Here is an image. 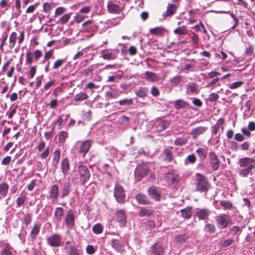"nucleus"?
Listing matches in <instances>:
<instances>
[{"label": "nucleus", "instance_id": "1", "mask_svg": "<svg viewBox=\"0 0 255 255\" xmlns=\"http://www.w3.org/2000/svg\"><path fill=\"white\" fill-rule=\"evenodd\" d=\"M77 174L73 176L71 181L74 184H77L79 182L81 185L84 186L90 178V172L87 166L80 164L77 167Z\"/></svg>", "mask_w": 255, "mask_h": 255}, {"label": "nucleus", "instance_id": "2", "mask_svg": "<svg viewBox=\"0 0 255 255\" xmlns=\"http://www.w3.org/2000/svg\"><path fill=\"white\" fill-rule=\"evenodd\" d=\"M195 185L196 190L199 192L207 193L210 187L207 178L199 173L195 174Z\"/></svg>", "mask_w": 255, "mask_h": 255}, {"label": "nucleus", "instance_id": "3", "mask_svg": "<svg viewBox=\"0 0 255 255\" xmlns=\"http://www.w3.org/2000/svg\"><path fill=\"white\" fill-rule=\"evenodd\" d=\"M152 163L148 162H142L137 165L134 170V176L138 181L147 175L149 172V167L151 166Z\"/></svg>", "mask_w": 255, "mask_h": 255}, {"label": "nucleus", "instance_id": "4", "mask_svg": "<svg viewBox=\"0 0 255 255\" xmlns=\"http://www.w3.org/2000/svg\"><path fill=\"white\" fill-rule=\"evenodd\" d=\"M215 221L218 228L224 230L232 223L230 216L226 214H220L215 217Z\"/></svg>", "mask_w": 255, "mask_h": 255}, {"label": "nucleus", "instance_id": "5", "mask_svg": "<svg viewBox=\"0 0 255 255\" xmlns=\"http://www.w3.org/2000/svg\"><path fill=\"white\" fill-rule=\"evenodd\" d=\"M17 38L18 39V43L20 44L23 42L24 39V33L22 31L20 33L19 36L17 37V33L16 32H12L9 35L8 43L7 44L8 47L10 49H13L16 43Z\"/></svg>", "mask_w": 255, "mask_h": 255}, {"label": "nucleus", "instance_id": "6", "mask_svg": "<svg viewBox=\"0 0 255 255\" xmlns=\"http://www.w3.org/2000/svg\"><path fill=\"white\" fill-rule=\"evenodd\" d=\"M114 196L116 201L119 203H124L125 202L126 194L123 187L117 184L114 188Z\"/></svg>", "mask_w": 255, "mask_h": 255}, {"label": "nucleus", "instance_id": "7", "mask_svg": "<svg viewBox=\"0 0 255 255\" xmlns=\"http://www.w3.org/2000/svg\"><path fill=\"white\" fill-rule=\"evenodd\" d=\"M36 149L39 152H41L40 158L42 160L46 159L50 154V147L49 146L46 147V144L43 140H40Z\"/></svg>", "mask_w": 255, "mask_h": 255}, {"label": "nucleus", "instance_id": "8", "mask_svg": "<svg viewBox=\"0 0 255 255\" xmlns=\"http://www.w3.org/2000/svg\"><path fill=\"white\" fill-rule=\"evenodd\" d=\"M124 7L121 4L120 2H114L113 1H109L107 4V9L109 13L113 14L120 13L124 9Z\"/></svg>", "mask_w": 255, "mask_h": 255}, {"label": "nucleus", "instance_id": "9", "mask_svg": "<svg viewBox=\"0 0 255 255\" xmlns=\"http://www.w3.org/2000/svg\"><path fill=\"white\" fill-rule=\"evenodd\" d=\"M210 166L213 170L217 171L220 165V160L215 152H210L208 156Z\"/></svg>", "mask_w": 255, "mask_h": 255}, {"label": "nucleus", "instance_id": "10", "mask_svg": "<svg viewBox=\"0 0 255 255\" xmlns=\"http://www.w3.org/2000/svg\"><path fill=\"white\" fill-rule=\"evenodd\" d=\"M48 244L52 247H60L62 243V237L58 233H54L47 239Z\"/></svg>", "mask_w": 255, "mask_h": 255}, {"label": "nucleus", "instance_id": "11", "mask_svg": "<svg viewBox=\"0 0 255 255\" xmlns=\"http://www.w3.org/2000/svg\"><path fill=\"white\" fill-rule=\"evenodd\" d=\"M164 179L169 185H176L179 181V176L173 172H168L164 174Z\"/></svg>", "mask_w": 255, "mask_h": 255}, {"label": "nucleus", "instance_id": "12", "mask_svg": "<svg viewBox=\"0 0 255 255\" xmlns=\"http://www.w3.org/2000/svg\"><path fill=\"white\" fill-rule=\"evenodd\" d=\"M64 222L67 228L72 229L75 226V215L73 211L69 210L66 213Z\"/></svg>", "mask_w": 255, "mask_h": 255}, {"label": "nucleus", "instance_id": "13", "mask_svg": "<svg viewBox=\"0 0 255 255\" xmlns=\"http://www.w3.org/2000/svg\"><path fill=\"white\" fill-rule=\"evenodd\" d=\"M179 6V4L178 3H168L166 11L162 14L163 17L166 18L173 16L176 13Z\"/></svg>", "mask_w": 255, "mask_h": 255}, {"label": "nucleus", "instance_id": "14", "mask_svg": "<svg viewBox=\"0 0 255 255\" xmlns=\"http://www.w3.org/2000/svg\"><path fill=\"white\" fill-rule=\"evenodd\" d=\"M92 143L93 141L91 139H87L81 143L79 149V153L83 157H85V155L89 151Z\"/></svg>", "mask_w": 255, "mask_h": 255}, {"label": "nucleus", "instance_id": "15", "mask_svg": "<svg viewBox=\"0 0 255 255\" xmlns=\"http://www.w3.org/2000/svg\"><path fill=\"white\" fill-rule=\"evenodd\" d=\"M211 212L208 208H197L195 215L199 220H205L209 218Z\"/></svg>", "mask_w": 255, "mask_h": 255}, {"label": "nucleus", "instance_id": "16", "mask_svg": "<svg viewBox=\"0 0 255 255\" xmlns=\"http://www.w3.org/2000/svg\"><path fill=\"white\" fill-rule=\"evenodd\" d=\"M116 220L121 227H124L127 224L126 210L121 209L116 212Z\"/></svg>", "mask_w": 255, "mask_h": 255}, {"label": "nucleus", "instance_id": "17", "mask_svg": "<svg viewBox=\"0 0 255 255\" xmlns=\"http://www.w3.org/2000/svg\"><path fill=\"white\" fill-rule=\"evenodd\" d=\"M165 250V248L159 242L155 243L151 247V251L153 255H163Z\"/></svg>", "mask_w": 255, "mask_h": 255}, {"label": "nucleus", "instance_id": "18", "mask_svg": "<svg viewBox=\"0 0 255 255\" xmlns=\"http://www.w3.org/2000/svg\"><path fill=\"white\" fill-rule=\"evenodd\" d=\"M147 193L151 199L156 201H158L160 200V193L158 191L157 187L155 186L149 187L148 189Z\"/></svg>", "mask_w": 255, "mask_h": 255}, {"label": "nucleus", "instance_id": "19", "mask_svg": "<svg viewBox=\"0 0 255 255\" xmlns=\"http://www.w3.org/2000/svg\"><path fill=\"white\" fill-rule=\"evenodd\" d=\"M208 129L207 127L203 126H198L191 130L190 134L193 139H196L200 135L205 133Z\"/></svg>", "mask_w": 255, "mask_h": 255}, {"label": "nucleus", "instance_id": "20", "mask_svg": "<svg viewBox=\"0 0 255 255\" xmlns=\"http://www.w3.org/2000/svg\"><path fill=\"white\" fill-rule=\"evenodd\" d=\"M61 172L64 176H66L70 170V161L67 157L62 159L60 163Z\"/></svg>", "mask_w": 255, "mask_h": 255}, {"label": "nucleus", "instance_id": "21", "mask_svg": "<svg viewBox=\"0 0 255 255\" xmlns=\"http://www.w3.org/2000/svg\"><path fill=\"white\" fill-rule=\"evenodd\" d=\"M59 187L57 184L53 185L49 190V199L52 202L55 203L58 199Z\"/></svg>", "mask_w": 255, "mask_h": 255}, {"label": "nucleus", "instance_id": "22", "mask_svg": "<svg viewBox=\"0 0 255 255\" xmlns=\"http://www.w3.org/2000/svg\"><path fill=\"white\" fill-rule=\"evenodd\" d=\"M239 164L241 167H250L251 165H255V160L252 158L244 157L239 160Z\"/></svg>", "mask_w": 255, "mask_h": 255}, {"label": "nucleus", "instance_id": "23", "mask_svg": "<svg viewBox=\"0 0 255 255\" xmlns=\"http://www.w3.org/2000/svg\"><path fill=\"white\" fill-rule=\"evenodd\" d=\"M111 246L118 252L123 253L125 251V245L119 240L112 239L111 241Z\"/></svg>", "mask_w": 255, "mask_h": 255}, {"label": "nucleus", "instance_id": "24", "mask_svg": "<svg viewBox=\"0 0 255 255\" xmlns=\"http://www.w3.org/2000/svg\"><path fill=\"white\" fill-rule=\"evenodd\" d=\"M65 215V211L62 207L55 208L54 212V220L57 222H61Z\"/></svg>", "mask_w": 255, "mask_h": 255}, {"label": "nucleus", "instance_id": "25", "mask_svg": "<svg viewBox=\"0 0 255 255\" xmlns=\"http://www.w3.org/2000/svg\"><path fill=\"white\" fill-rule=\"evenodd\" d=\"M135 198L139 204L147 205L151 204V201L149 198L142 193L137 194Z\"/></svg>", "mask_w": 255, "mask_h": 255}, {"label": "nucleus", "instance_id": "26", "mask_svg": "<svg viewBox=\"0 0 255 255\" xmlns=\"http://www.w3.org/2000/svg\"><path fill=\"white\" fill-rule=\"evenodd\" d=\"M71 191V185L68 182H65L62 184L61 188V198L62 199L65 198L68 196Z\"/></svg>", "mask_w": 255, "mask_h": 255}, {"label": "nucleus", "instance_id": "27", "mask_svg": "<svg viewBox=\"0 0 255 255\" xmlns=\"http://www.w3.org/2000/svg\"><path fill=\"white\" fill-rule=\"evenodd\" d=\"M40 230V225L39 223H35L30 232V238L31 241H34L38 235Z\"/></svg>", "mask_w": 255, "mask_h": 255}, {"label": "nucleus", "instance_id": "28", "mask_svg": "<svg viewBox=\"0 0 255 255\" xmlns=\"http://www.w3.org/2000/svg\"><path fill=\"white\" fill-rule=\"evenodd\" d=\"M199 92L198 85L195 83H189L186 86V93L188 95L196 94Z\"/></svg>", "mask_w": 255, "mask_h": 255}, {"label": "nucleus", "instance_id": "29", "mask_svg": "<svg viewBox=\"0 0 255 255\" xmlns=\"http://www.w3.org/2000/svg\"><path fill=\"white\" fill-rule=\"evenodd\" d=\"M189 106L188 103L183 99L175 100L174 103V107L177 110L181 109L187 108Z\"/></svg>", "mask_w": 255, "mask_h": 255}, {"label": "nucleus", "instance_id": "30", "mask_svg": "<svg viewBox=\"0 0 255 255\" xmlns=\"http://www.w3.org/2000/svg\"><path fill=\"white\" fill-rule=\"evenodd\" d=\"M166 31V29L163 27L160 26L151 29L149 30V33L152 35L161 37L163 36Z\"/></svg>", "mask_w": 255, "mask_h": 255}, {"label": "nucleus", "instance_id": "31", "mask_svg": "<svg viewBox=\"0 0 255 255\" xmlns=\"http://www.w3.org/2000/svg\"><path fill=\"white\" fill-rule=\"evenodd\" d=\"M163 160L167 162H170L173 159V155L170 149L165 148L162 151Z\"/></svg>", "mask_w": 255, "mask_h": 255}, {"label": "nucleus", "instance_id": "32", "mask_svg": "<svg viewBox=\"0 0 255 255\" xmlns=\"http://www.w3.org/2000/svg\"><path fill=\"white\" fill-rule=\"evenodd\" d=\"M12 248L8 243H5L0 251V255H12Z\"/></svg>", "mask_w": 255, "mask_h": 255}, {"label": "nucleus", "instance_id": "33", "mask_svg": "<svg viewBox=\"0 0 255 255\" xmlns=\"http://www.w3.org/2000/svg\"><path fill=\"white\" fill-rule=\"evenodd\" d=\"M154 210L146 207H141L139 212V216L141 217H150L153 215Z\"/></svg>", "mask_w": 255, "mask_h": 255}, {"label": "nucleus", "instance_id": "34", "mask_svg": "<svg viewBox=\"0 0 255 255\" xmlns=\"http://www.w3.org/2000/svg\"><path fill=\"white\" fill-rule=\"evenodd\" d=\"M9 186L6 182L0 184V199L5 197L8 193Z\"/></svg>", "mask_w": 255, "mask_h": 255}, {"label": "nucleus", "instance_id": "35", "mask_svg": "<svg viewBox=\"0 0 255 255\" xmlns=\"http://www.w3.org/2000/svg\"><path fill=\"white\" fill-rule=\"evenodd\" d=\"M144 79L150 82H155L158 81V77L155 73L146 71L144 73Z\"/></svg>", "mask_w": 255, "mask_h": 255}, {"label": "nucleus", "instance_id": "36", "mask_svg": "<svg viewBox=\"0 0 255 255\" xmlns=\"http://www.w3.org/2000/svg\"><path fill=\"white\" fill-rule=\"evenodd\" d=\"M83 252L81 250L78 249L76 247L71 245L68 249V255H82Z\"/></svg>", "mask_w": 255, "mask_h": 255}, {"label": "nucleus", "instance_id": "37", "mask_svg": "<svg viewBox=\"0 0 255 255\" xmlns=\"http://www.w3.org/2000/svg\"><path fill=\"white\" fill-rule=\"evenodd\" d=\"M255 168V165H251L250 167H247L244 169H242L240 171L239 175L243 177H246L249 174H253L252 169Z\"/></svg>", "mask_w": 255, "mask_h": 255}, {"label": "nucleus", "instance_id": "38", "mask_svg": "<svg viewBox=\"0 0 255 255\" xmlns=\"http://www.w3.org/2000/svg\"><path fill=\"white\" fill-rule=\"evenodd\" d=\"M60 155L61 150L60 149H57L54 151L52 157V163L54 166H56L58 164Z\"/></svg>", "mask_w": 255, "mask_h": 255}, {"label": "nucleus", "instance_id": "39", "mask_svg": "<svg viewBox=\"0 0 255 255\" xmlns=\"http://www.w3.org/2000/svg\"><path fill=\"white\" fill-rule=\"evenodd\" d=\"M192 207H187L181 210V214L182 217L185 219H189L191 218L192 214Z\"/></svg>", "mask_w": 255, "mask_h": 255}, {"label": "nucleus", "instance_id": "40", "mask_svg": "<svg viewBox=\"0 0 255 255\" xmlns=\"http://www.w3.org/2000/svg\"><path fill=\"white\" fill-rule=\"evenodd\" d=\"M225 119L224 118L219 119L216 124L213 127V133L214 134H217L219 130L220 129V126H222V125H224Z\"/></svg>", "mask_w": 255, "mask_h": 255}, {"label": "nucleus", "instance_id": "41", "mask_svg": "<svg viewBox=\"0 0 255 255\" xmlns=\"http://www.w3.org/2000/svg\"><path fill=\"white\" fill-rule=\"evenodd\" d=\"M196 153L201 161L204 160L207 157V151L203 148H199L197 149Z\"/></svg>", "mask_w": 255, "mask_h": 255}, {"label": "nucleus", "instance_id": "42", "mask_svg": "<svg viewBox=\"0 0 255 255\" xmlns=\"http://www.w3.org/2000/svg\"><path fill=\"white\" fill-rule=\"evenodd\" d=\"M117 56L118 52L116 53L114 52L104 53L101 56V57L104 60H113L116 59L117 58Z\"/></svg>", "mask_w": 255, "mask_h": 255}, {"label": "nucleus", "instance_id": "43", "mask_svg": "<svg viewBox=\"0 0 255 255\" xmlns=\"http://www.w3.org/2000/svg\"><path fill=\"white\" fill-rule=\"evenodd\" d=\"M88 98V95L84 92H80L75 96L74 101L75 102H81Z\"/></svg>", "mask_w": 255, "mask_h": 255}, {"label": "nucleus", "instance_id": "44", "mask_svg": "<svg viewBox=\"0 0 255 255\" xmlns=\"http://www.w3.org/2000/svg\"><path fill=\"white\" fill-rule=\"evenodd\" d=\"M174 33L179 35H185L187 33L186 26L179 27L174 30Z\"/></svg>", "mask_w": 255, "mask_h": 255}, {"label": "nucleus", "instance_id": "45", "mask_svg": "<svg viewBox=\"0 0 255 255\" xmlns=\"http://www.w3.org/2000/svg\"><path fill=\"white\" fill-rule=\"evenodd\" d=\"M234 243V240L233 238H228L219 244L221 248H227Z\"/></svg>", "mask_w": 255, "mask_h": 255}, {"label": "nucleus", "instance_id": "46", "mask_svg": "<svg viewBox=\"0 0 255 255\" xmlns=\"http://www.w3.org/2000/svg\"><path fill=\"white\" fill-rule=\"evenodd\" d=\"M71 17V13H67L62 15L56 22L57 24H65L69 20Z\"/></svg>", "mask_w": 255, "mask_h": 255}, {"label": "nucleus", "instance_id": "47", "mask_svg": "<svg viewBox=\"0 0 255 255\" xmlns=\"http://www.w3.org/2000/svg\"><path fill=\"white\" fill-rule=\"evenodd\" d=\"M188 142V139L186 137H177L174 141V144L176 146H182Z\"/></svg>", "mask_w": 255, "mask_h": 255}, {"label": "nucleus", "instance_id": "48", "mask_svg": "<svg viewBox=\"0 0 255 255\" xmlns=\"http://www.w3.org/2000/svg\"><path fill=\"white\" fill-rule=\"evenodd\" d=\"M103 229L102 225L101 223H97L93 226L92 231L94 234L98 235L103 233Z\"/></svg>", "mask_w": 255, "mask_h": 255}, {"label": "nucleus", "instance_id": "49", "mask_svg": "<svg viewBox=\"0 0 255 255\" xmlns=\"http://www.w3.org/2000/svg\"><path fill=\"white\" fill-rule=\"evenodd\" d=\"M123 78L122 74H116L108 77L107 82H118Z\"/></svg>", "mask_w": 255, "mask_h": 255}, {"label": "nucleus", "instance_id": "50", "mask_svg": "<svg viewBox=\"0 0 255 255\" xmlns=\"http://www.w3.org/2000/svg\"><path fill=\"white\" fill-rule=\"evenodd\" d=\"M66 61V59H58L53 63V69L57 70L61 67Z\"/></svg>", "mask_w": 255, "mask_h": 255}, {"label": "nucleus", "instance_id": "51", "mask_svg": "<svg viewBox=\"0 0 255 255\" xmlns=\"http://www.w3.org/2000/svg\"><path fill=\"white\" fill-rule=\"evenodd\" d=\"M147 89L145 88L140 87L135 91V94L137 96L140 98H144L147 96Z\"/></svg>", "mask_w": 255, "mask_h": 255}, {"label": "nucleus", "instance_id": "52", "mask_svg": "<svg viewBox=\"0 0 255 255\" xmlns=\"http://www.w3.org/2000/svg\"><path fill=\"white\" fill-rule=\"evenodd\" d=\"M25 199L26 195L21 194L16 200V207H20L22 206L25 203Z\"/></svg>", "mask_w": 255, "mask_h": 255}, {"label": "nucleus", "instance_id": "53", "mask_svg": "<svg viewBox=\"0 0 255 255\" xmlns=\"http://www.w3.org/2000/svg\"><path fill=\"white\" fill-rule=\"evenodd\" d=\"M32 220V215L30 213H26L23 218V222L26 226L29 225Z\"/></svg>", "mask_w": 255, "mask_h": 255}, {"label": "nucleus", "instance_id": "54", "mask_svg": "<svg viewBox=\"0 0 255 255\" xmlns=\"http://www.w3.org/2000/svg\"><path fill=\"white\" fill-rule=\"evenodd\" d=\"M204 230L207 233H214L216 232V228L214 225L209 223L205 225Z\"/></svg>", "mask_w": 255, "mask_h": 255}, {"label": "nucleus", "instance_id": "55", "mask_svg": "<svg viewBox=\"0 0 255 255\" xmlns=\"http://www.w3.org/2000/svg\"><path fill=\"white\" fill-rule=\"evenodd\" d=\"M25 58V63L27 64H31L34 61L33 54L31 52H27L26 53Z\"/></svg>", "mask_w": 255, "mask_h": 255}, {"label": "nucleus", "instance_id": "56", "mask_svg": "<svg viewBox=\"0 0 255 255\" xmlns=\"http://www.w3.org/2000/svg\"><path fill=\"white\" fill-rule=\"evenodd\" d=\"M220 204L225 210H230L233 207L232 203L229 201H221Z\"/></svg>", "mask_w": 255, "mask_h": 255}, {"label": "nucleus", "instance_id": "57", "mask_svg": "<svg viewBox=\"0 0 255 255\" xmlns=\"http://www.w3.org/2000/svg\"><path fill=\"white\" fill-rule=\"evenodd\" d=\"M118 103L120 106H129L132 104L133 100L132 99H125L120 100Z\"/></svg>", "mask_w": 255, "mask_h": 255}, {"label": "nucleus", "instance_id": "58", "mask_svg": "<svg viewBox=\"0 0 255 255\" xmlns=\"http://www.w3.org/2000/svg\"><path fill=\"white\" fill-rule=\"evenodd\" d=\"M37 70L36 66H32L30 67L29 70L27 72V74L28 75V78L29 79H32L35 76Z\"/></svg>", "mask_w": 255, "mask_h": 255}, {"label": "nucleus", "instance_id": "59", "mask_svg": "<svg viewBox=\"0 0 255 255\" xmlns=\"http://www.w3.org/2000/svg\"><path fill=\"white\" fill-rule=\"evenodd\" d=\"M254 46L252 45H249L246 48L245 51L246 55L248 57L252 56L254 54Z\"/></svg>", "mask_w": 255, "mask_h": 255}, {"label": "nucleus", "instance_id": "60", "mask_svg": "<svg viewBox=\"0 0 255 255\" xmlns=\"http://www.w3.org/2000/svg\"><path fill=\"white\" fill-rule=\"evenodd\" d=\"M182 80V76H176L170 80V82L174 86H177Z\"/></svg>", "mask_w": 255, "mask_h": 255}, {"label": "nucleus", "instance_id": "61", "mask_svg": "<svg viewBox=\"0 0 255 255\" xmlns=\"http://www.w3.org/2000/svg\"><path fill=\"white\" fill-rule=\"evenodd\" d=\"M68 137V133L65 131H61L59 135V141L61 143L65 142L66 138Z\"/></svg>", "mask_w": 255, "mask_h": 255}, {"label": "nucleus", "instance_id": "62", "mask_svg": "<svg viewBox=\"0 0 255 255\" xmlns=\"http://www.w3.org/2000/svg\"><path fill=\"white\" fill-rule=\"evenodd\" d=\"M33 54L34 58V61H37L41 57L42 55V51L39 49H36L33 51Z\"/></svg>", "mask_w": 255, "mask_h": 255}, {"label": "nucleus", "instance_id": "63", "mask_svg": "<svg viewBox=\"0 0 255 255\" xmlns=\"http://www.w3.org/2000/svg\"><path fill=\"white\" fill-rule=\"evenodd\" d=\"M244 84V82L241 81L235 82L231 84L230 85L229 88L231 89H235L241 87Z\"/></svg>", "mask_w": 255, "mask_h": 255}, {"label": "nucleus", "instance_id": "64", "mask_svg": "<svg viewBox=\"0 0 255 255\" xmlns=\"http://www.w3.org/2000/svg\"><path fill=\"white\" fill-rule=\"evenodd\" d=\"M241 230L240 228L238 226H233L231 228V229L230 230V233L232 234V235H236L238 234L239 233L241 232Z\"/></svg>", "mask_w": 255, "mask_h": 255}]
</instances>
